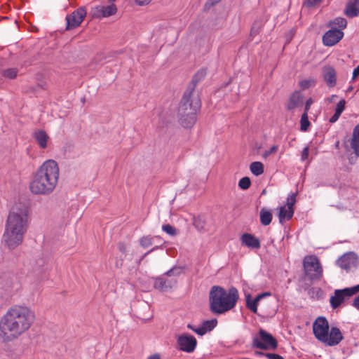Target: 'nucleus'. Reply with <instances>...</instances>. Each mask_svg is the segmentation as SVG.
Returning <instances> with one entry per match:
<instances>
[{"label":"nucleus","mask_w":359,"mask_h":359,"mask_svg":"<svg viewBox=\"0 0 359 359\" xmlns=\"http://www.w3.org/2000/svg\"><path fill=\"white\" fill-rule=\"evenodd\" d=\"M238 299V292L235 287L228 291L220 286H213L209 296L210 309L215 314H222L232 309Z\"/></svg>","instance_id":"obj_4"},{"label":"nucleus","mask_w":359,"mask_h":359,"mask_svg":"<svg viewBox=\"0 0 359 359\" xmlns=\"http://www.w3.org/2000/svg\"><path fill=\"white\" fill-rule=\"evenodd\" d=\"M310 126V122L308 118V114L306 111H304L301 117V130L302 131L307 130L309 126Z\"/></svg>","instance_id":"obj_32"},{"label":"nucleus","mask_w":359,"mask_h":359,"mask_svg":"<svg viewBox=\"0 0 359 359\" xmlns=\"http://www.w3.org/2000/svg\"><path fill=\"white\" fill-rule=\"evenodd\" d=\"M29 208L15 203L11 208L5 224L2 242L10 250L22 244L29 226Z\"/></svg>","instance_id":"obj_2"},{"label":"nucleus","mask_w":359,"mask_h":359,"mask_svg":"<svg viewBox=\"0 0 359 359\" xmlns=\"http://www.w3.org/2000/svg\"><path fill=\"white\" fill-rule=\"evenodd\" d=\"M352 89H353L352 87H349V88H348L349 90H352Z\"/></svg>","instance_id":"obj_56"},{"label":"nucleus","mask_w":359,"mask_h":359,"mask_svg":"<svg viewBox=\"0 0 359 359\" xmlns=\"http://www.w3.org/2000/svg\"><path fill=\"white\" fill-rule=\"evenodd\" d=\"M177 281L175 279H165L159 277L154 280V287L160 291L166 292L175 286Z\"/></svg>","instance_id":"obj_18"},{"label":"nucleus","mask_w":359,"mask_h":359,"mask_svg":"<svg viewBox=\"0 0 359 359\" xmlns=\"http://www.w3.org/2000/svg\"><path fill=\"white\" fill-rule=\"evenodd\" d=\"M316 84V81L314 78L309 77L301 80L299 83V86L302 90H306L310 88L314 87Z\"/></svg>","instance_id":"obj_26"},{"label":"nucleus","mask_w":359,"mask_h":359,"mask_svg":"<svg viewBox=\"0 0 359 359\" xmlns=\"http://www.w3.org/2000/svg\"><path fill=\"white\" fill-rule=\"evenodd\" d=\"M313 332L320 342L327 346L338 345L344 338L338 327H332L330 329L327 320L323 316L318 317L313 322Z\"/></svg>","instance_id":"obj_5"},{"label":"nucleus","mask_w":359,"mask_h":359,"mask_svg":"<svg viewBox=\"0 0 359 359\" xmlns=\"http://www.w3.org/2000/svg\"><path fill=\"white\" fill-rule=\"evenodd\" d=\"M252 346L262 350H275L278 346V341L271 334L259 329L258 334L253 337Z\"/></svg>","instance_id":"obj_7"},{"label":"nucleus","mask_w":359,"mask_h":359,"mask_svg":"<svg viewBox=\"0 0 359 359\" xmlns=\"http://www.w3.org/2000/svg\"><path fill=\"white\" fill-rule=\"evenodd\" d=\"M135 2L140 6L148 4L151 0H135Z\"/></svg>","instance_id":"obj_46"},{"label":"nucleus","mask_w":359,"mask_h":359,"mask_svg":"<svg viewBox=\"0 0 359 359\" xmlns=\"http://www.w3.org/2000/svg\"><path fill=\"white\" fill-rule=\"evenodd\" d=\"M321 1L322 0H306L304 4L306 7L310 8L320 4Z\"/></svg>","instance_id":"obj_39"},{"label":"nucleus","mask_w":359,"mask_h":359,"mask_svg":"<svg viewBox=\"0 0 359 359\" xmlns=\"http://www.w3.org/2000/svg\"><path fill=\"white\" fill-rule=\"evenodd\" d=\"M147 359H161V358L159 355L154 354L152 355H150Z\"/></svg>","instance_id":"obj_49"},{"label":"nucleus","mask_w":359,"mask_h":359,"mask_svg":"<svg viewBox=\"0 0 359 359\" xmlns=\"http://www.w3.org/2000/svg\"><path fill=\"white\" fill-rule=\"evenodd\" d=\"M154 238H159V237H152L151 236H143L140 240V245L144 248H149L153 244Z\"/></svg>","instance_id":"obj_30"},{"label":"nucleus","mask_w":359,"mask_h":359,"mask_svg":"<svg viewBox=\"0 0 359 359\" xmlns=\"http://www.w3.org/2000/svg\"><path fill=\"white\" fill-rule=\"evenodd\" d=\"M172 273H173V270H172V269H171V270L168 271L166 273V274H167L168 276H170Z\"/></svg>","instance_id":"obj_55"},{"label":"nucleus","mask_w":359,"mask_h":359,"mask_svg":"<svg viewBox=\"0 0 359 359\" xmlns=\"http://www.w3.org/2000/svg\"><path fill=\"white\" fill-rule=\"evenodd\" d=\"M241 241L243 245L249 248L259 249L261 246L259 240L250 233L243 234Z\"/></svg>","instance_id":"obj_20"},{"label":"nucleus","mask_w":359,"mask_h":359,"mask_svg":"<svg viewBox=\"0 0 359 359\" xmlns=\"http://www.w3.org/2000/svg\"><path fill=\"white\" fill-rule=\"evenodd\" d=\"M109 1H114L115 0H109Z\"/></svg>","instance_id":"obj_57"},{"label":"nucleus","mask_w":359,"mask_h":359,"mask_svg":"<svg viewBox=\"0 0 359 359\" xmlns=\"http://www.w3.org/2000/svg\"><path fill=\"white\" fill-rule=\"evenodd\" d=\"M303 269L306 276L311 280H319L323 277V266L316 255H308L304 258Z\"/></svg>","instance_id":"obj_6"},{"label":"nucleus","mask_w":359,"mask_h":359,"mask_svg":"<svg viewBox=\"0 0 359 359\" xmlns=\"http://www.w3.org/2000/svg\"><path fill=\"white\" fill-rule=\"evenodd\" d=\"M308 156H309V149L305 148L303 150L302 155V160H306L308 158Z\"/></svg>","instance_id":"obj_45"},{"label":"nucleus","mask_w":359,"mask_h":359,"mask_svg":"<svg viewBox=\"0 0 359 359\" xmlns=\"http://www.w3.org/2000/svg\"><path fill=\"white\" fill-rule=\"evenodd\" d=\"M162 229L166 233L172 236H176L177 233L176 229L170 224L163 225Z\"/></svg>","instance_id":"obj_35"},{"label":"nucleus","mask_w":359,"mask_h":359,"mask_svg":"<svg viewBox=\"0 0 359 359\" xmlns=\"http://www.w3.org/2000/svg\"><path fill=\"white\" fill-rule=\"evenodd\" d=\"M32 136L39 148L45 149L48 147V143L50 137L44 130H36L33 133Z\"/></svg>","instance_id":"obj_19"},{"label":"nucleus","mask_w":359,"mask_h":359,"mask_svg":"<svg viewBox=\"0 0 359 359\" xmlns=\"http://www.w3.org/2000/svg\"><path fill=\"white\" fill-rule=\"evenodd\" d=\"M330 27H338L341 29H345L347 25V21L344 18H337L332 21H330L328 25Z\"/></svg>","instance_id":"obj_27"},{"label":"nucleus","mask_w":359,"mask_h":359,"mask_svg":"<svg viewBox=\"0 0 359 359\" xmlns=\"http://www.w3.org/2000/svg\"><path fill=\"white\" fill-rule=\"evenodd\" d=\"M217 321L216 319H212L210 320H205L203 322L202 325L203 328L205 329L206 332L208 331H211L216 325H217Z\"/></svg>","instance_id":"obj_34"},{"label":"nucleus","mask_w":359,"mask_h":359,"mask_svg":"<svg viewBox=\"0 0 359 359\" xmlns=\"http://www.w3.org/2000/svg\"><path fill=\"white\" fill-rule=\"evenodd\" d=\"M187 327L190 330H191L192 331H194V330H196V327L192 325L191 324H188L187 325Z\"/></svg>","instance_id":"obj_52"},{"label":"nucleus","mask_w":359,"mask_h":359,"mask_svg":"<svg viewBox=\"0 0 359 359\" xmlns=\"http://www.w3.org/2000/svg\"><path fill=\"white\" fill-rule=\"evenodd\" d=\"M201 102L198 95L194 93L193 91L186 92L180 102L178 109V115L186 116L189 114V107H192L194 100Z\"/></svg>","instance_id":"obj_14"},{"label":"nucleus","mask_w":359,"mask_h":359,"mask_svg":"<svg viewBox=\"0 0 359 359\" xmlns=\"http://www.w3.org/2000/svg\"><path fill=\"white\" fill-rule=\"evenodd\" d=\"M221 0H209V1L210 2V4L212 5H214V4H217L218 2H219Z\"/></svg>","instance_id":"obj_53"},{"label":"nucleus","mask_w":359,"mask_h":359,"mask_svg":"<svg viewBox=\"0 0 359 359\" xmlns=\"http://www.w3.org/2000/svg\"><path fill=\"white\" fill-rule=\"evenodd\" d=\"M313 103V100L312 98H309L306 100V104H305L304 111H306L307 114H308V111Z\"/></svg>","instance_id":"obj_42"},{"label":"nucleus","mask_w":359,"mask_h":359,"mask_svg":"<svg viewBox=\"0 0 359 359\" xmlns=\"http://www.w3.org/2000/svg\"><path fill=\"white\" fill-rule=\"evenodd\" d=\"M358 76H359V65L353 72L352 81L355 80Z\"/></svg>","instance_id":"obj_44"},{"label":"nucleus","mask_w":359,"mask_h":359,"mask_svg":"<svg viewBox=\"0 0 359 359\" xmlns=\"http://www.w3.org/2000/svg\"><path fill=\"white\" fill-rule=\"evenodd\" d=\"M206 75V71L205 69L199 70L194 76L193 82L195 83L199 82L202 79H203Z\"/></svg>","instance_id":"obj_36"},{"label":"nucleus","mask_w":359,"mask_h":359,"mask_svg":"<svg viewBox=\"0 0 359 359\" xmlns=\"http://www.w3.org/2000/svg\"><path fill=\"white\" fill-rule=\"evenodd\" d=\"M323 80L329 88H333L337 83V72L335 69L330 65L323 67L322 69Z\"/></svg>","instance_id":"obj_17"},{"label":"nucleus","mask_w":359,"mask_h":359,"mask_svg":"<svg viewBox=\"0 0 359 359\" xmlns=\"http://www.w3.org/2000/svg\"><path fill=\"white\" fill-rule=\"evenodd\" d=\"M271 295L270 292H264L258 294L254 299H251L249 296L246 298L247 307L254 313L257 312V304L259 302L265 297Z\"/></svg>","instance_id":"obj_22"},{"label":"nucleus","mask_w":359,"mask_h":359,"mask_svg":"<svg viewBox=\"0 0 359 359\" xmlns=\"http://www.w3.org/2000/svg\"><path fill=\"white\" fill-rule=\"evenodd\" d=\"M341 116V114H337V112L335 111V113L334 114V115H332L330 118V123H334L336 122L339 116Z\"/></svg>","instance_id":"obj_43"},{"label":"nucleus","mask_w":359,"mask_h":359,"mask_svg":"<svg viewBox=\"0 0 359 359\" xmlns=\"http://www.w3.org/2000/svg\"><path fill=\"white\" fill-rule=\"evenodd\" d=\"M86 11L84 7H80L66 16L67 27L69 30L79 27L86 15Z\"/></svg>","instance_id":"obj_10"},{"label":"nucleus","mask_w":359,"mask_h":359,"mask_svg":"<svg viewBox=\"0 0 359 359\" xmlns=\"http://www.w3.org/2000/svg\"><path fill=\"white\" fill-rule=\"evenodd\" d=\"M265 357H266L268 359H284L283 356L278 354L271 353H266Z\"/></svg>","instance_id":"obj_41"},{"label":"nucleus","mask_w":359,"mask_h":359,"mask_svg":"<svg viewBox=\"0 0 359 359\" xmlns=\"http://www.w3.org/2000/svg\"><path fill=\"white\" fill-rule=\"evenodd\" d=\"M351 144L355 154L359 156V123L353 129Z\"/></svg>","instance_id":"obj_23"},{"label":"nucleus","mask_w":359,"mask_h":359,"mask_svg":"<svg viewBox=\"0 0 359 359\" xmlns=\"http://www.w3.org/2000/svg\"><path fill=\"white\" fill-rule=\"evenodd\" d=\"M60 168L57 163L52 159L45 161L33 174L29 183L30 191L35 195L48 196L57 186Z\"/></svg>","instance_id":"obj_3"},{"label":"nucleus","mask_w":359,"mask_h":359,"mask_svg":"<svg viewBox=\"0 0 359 359\" xmlns=\"http://www.w3.org/2000/svg\"><path fill=\"white\" fill-rule=\"evenodd\" d=\"M344 36V32L337 29H331L323 35V41L325 46H332L338 43Z\"/></svg>","instance_id":"obj_16"},{"label":"nucleus","mask_w":359,"mask_h":359,"mask_svg":"<svg viewBox=\"0 0 359 359\" xmlns=\"http://www.w3.org/2000/svg\"><path fill=\"white\" fill-rule=\"evenodd\" d=\"M358 2L359 0H355L354 2H350L348 4L345 10V14L348 17L353 18L359 15V8L357 6Z\"/></svg>","instance_id":"obj_24"},{"label":"nucleus","mask_w":359,"mask_h":359,"mask_svg":"<svg viewBox=\"0 0 359 359\" xmlns=\"http://www.w3.org/2000/svg\"><path fill=\"white\" fill-rule=\"evenodd\" d=\"M250 170L253 175L259 176L264 172V165L259 161L252 162L250 165Z\"/></svg>","instance_id":"obj_25"},{"label":"nucleus","mask_w":359,"mask_h":359,"mask_svg":"<svg viewBox=\"0 0 359 359\" xmlns=\"http://www.w3.org/2000/svg\"><path fill=\"white\" fill-rule=\"evenodd\" d=\"M193 224L198 231H205V221L203 217H194Z\"/></svg>","instance_id":"obj_29"},{"label":"nucleus","mask_w":359,"mask_h":359,"mask_svg":"<svg viewBox=\"0 0 359 359\" xmlns=\"http://www.w3.org/2000/svg\"><path fill=\"white\" fill-rule=\"evenodd\" d=\"M177 343L181 351L189 353L194 352L197 345L196 338L189 334L179 335Z\"/></svg>","instance_id":"obj_11"},{"label":"nucleus","mask_w":359,"mask_h":359,"mask_svg":"<svg viewBox=\"0 0 359 359\" xmlns=\"http://www.w3.org/2000/svg\"><path fill=\"white\" fill-rule=\"evenodd\" d=\"M250 184L251 181L248 177H244L238 182V187L243 190L248 189L250 187Z\"/></svg>","instance_id":"obj_33"},{"label":"nucleus","mask_w":359,"mask_h":359,"mask_svg":"<svg viewBox=\"0 0 359 359\" xmlns=\"http://www.w3.org/2000/svg\"><path fill=\"white\" fill-rule=\"evenodd\" d=\"M194 332L200 336H203L206 333V330L203 328L202 324L200 326L196 327V329L194 330Z\"/></svg>","instance_id":"obj_40"},{"label":"nucleus","mask_w":359,"mask_h":359,"mask_svg":"<svg viewBox=\"0 0 359 359\" xmlns=\"http://www.w3.org/2000/svg\"><path fill=\"white\" fill-rule=\"evenodd\" d=\"M158 247H155L154 248H152L151 250H149V252H147V253L144 254V257L147 256L149 253H150L151 252L154 251V250L157 249Z\"/></svg>","instance_id":"obj_54"},{"label":"nucleus","mask_w":359,"mask_h":359,"mask_svg":"<svg viewBox=\"0 0 359 359\" xmlns=\"http://www.w3.org/2000/svg\"><path fill=\"white\" fill-rule=\"evenodd\" d=\"M296 202V194H292L287 198V202L285 205L279 208L278 219L281 224L285 221L290 220L294 215L293 206Z\"/></svg>","instance_id":"obj_9"},{"label":"nucleus","mask_w":359,"mask_h":359,"mask_svg":"<svg viewBox=\"0 0 359 359\" xmlns=\"http://www.w3.org/2000/svg\"><path fill=\"white\" fill-rule=\"evenodd\" d=\"M36 321L34 311L25 304L9 307L0 318V339L4 343L16 341L27 334Z\"/></svg>","instance_id":"obj_1"},{"label":"nucleus","mask_w":359,"mask_h":359,"mask_svg":"<svg viewBox=\"0 0 359 359\" xmlns=\"http://www.w3.org/2000/svg\"><path fill=\"white\" fill-rule=\"evenodd\" d=\"M303 96L299 91H294L290 97L287 104L288 110H293L302 104Z\"/></svg>","instance_id":"obj_21"},{"label":"nucleus","mask_w":359,"mask_h":359,"mask_svg":"<svg viewBox=\"0 0 359 359\" xmlns=\"http://www.w3.org/2000/svg\"><path fill=\"white\" fill-rule=\"evenodd\" d=\"M336 97H337V95H332L331 97H330L329 98H327V101H328L329 102H332L334 100V98H336Z\"/></svg>","instance_id":"obj_51"},{"label":"nucleus","mask_w":359,"mask_h":359,"mask_svg":"<svg viewBox=\"0 0 359 359\" xmlns=\"http://www.w3.org/2000/svg\"><path fill=\"white\" fill-rule=\"evenodd\" d=\"M117 11L115 4H111L108 6H97L92 11V15L95 18H107L114 15Z\"/></svg>","instance_id":"obj_15"},{"label":"nucleus","mask_w":359,"mask_h":359,"mask_svg":"<svg viewBox=\"0 0 359 359\" xmlns=\"http://www.w3.org/2000/svg\"><path fill=\"white\" fill-rule=\"evenodd\" d=\"M278 146L273 145L269 150H266L264 152V154H262L263 158H266L271 154H275L278 151Z\"/></svg>","instance_id":"obj_37"},{"label":"nucleus","mask_w":359,"mask_h":359,"mask_svg":"<svg viewBox=\"0 0 359 359\" xmlns=\"http://www.w3.org/2000/svg\"><path fill=\"white\" fill-rule=\"evenodd\" d=\"M353 305L355 308L359 309V295L355 299L353 302Z\"/></svg>","instance_id":"obj_48"},{"label":"nucleus","mask_w":359,"mask_h":359,"mask_svg":"<svg viewBox=\"0 0 359 359\" xmlns=\"http://www.w3.org/2000/svg\"><path fill=\"white\" fill-rule=\"evenodd\" d=\"M337 264L344 270H349L353 267H356L358 264V257L353 252L345 253L340 257L337 261Z\"/></svg>","instance_id":"obj_13"},{"label":"nucleus","mask_w":359,"mask_h":359,"mask_svg":"<svg viewBox=\"0 0 359 359\" xmlns=\"http://www.w3.org/2000/svg\"><path fill=\"white\" fill-rule=\"evenodd\" d=\"M359 292V285L350 288L343 290H336L334 294L330 297V304L333 309L337 308L346 297H349Z\"/></svg>","instance_id":"obj_8"},{"label":"nucleus","mask_w":359,"mask_h":359,"mask_svg":"<svg viewBox=\"0 0 359 359\" xmlns=\"http://www.w3.org/2000/svg\"><path fill=\"white\" fill-rule=\"evenodd\" d=\"M271 220H272V214L268 210H265L264 209L261 210V211H260V222H261V223L264 226H267L271 223Z\"/></svg>","instance_id":"obj_28"},{"label":"nucleus","mask_w":359,"mask_h":359,"mask_svg":"<svg viewBox=\"0 0 359 359\" xmlns=\"http://www.w3.org/2000/svg\"><path fill=\"white\" fill-rule=\"evenodd\" d=\"M265 353H263V352H261V351H255V355H257V356H262V355H264L265 356Z\"/></svg>","instance_id":"obj_50"},{"label":"nucleus","mask_w":359,"mask_h":359,"mask_svg":"<svg viewBox=\"0 0 359 359\" xmlns=\"http://www.w3.org/2000/svg\"><path fill=\"white\" fill-rule=\"evenodd\" d=\"M118 249L121 252L125 253L127 250V247L124 243H119Z\"/></svg>","instance_id":"obj_47"},{"label":"nucleus","mask_w":359,"mask_h":359,"mask_svg":"<svg viewBox=\"0 0 359 359\" xmlns=\"http://www.w3.org/2000/svg\"><path fill=\"white\" fill-rule=\"evenodd\" d=\"M346 101L344 100H340L336 107L335 111L337 112V114H341L343 112L345 108Z\"/></svg>","instance_id":"obj_38"},{"label":"nucleus","mask_w":359,"mask_h":359,"mask_svg":"<svg viewBox=\"0 0 359 359\" xmlns=\"http://www.w3.org/2000/svg\"><path fill=\"white\" fill-rule=\"evenodd\" d=\"M192 107H189V114L186 116L179 115L180 123L184 128H190L194 126L196 122V114L201 107V102L196 99L194 100Z\"/></svg>","instance_id":"obj_12"},{"label":"nucleus","mask_w":359,"mask_h":359,"mask_svg":"<svg viewBox=\"0 0 359 359\" xmlns=\"http://www.w3.org/2000/svg\"><path fill=\"white\" fill-rule=\"evenodd\" d=\"M18 69L16 68H8L3 71V76L7 79H13L17 76Z\"/></svg>","instance_id":"obj_31"}]
</instances>
